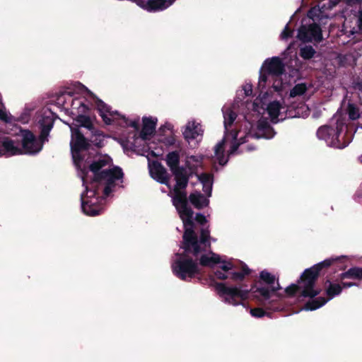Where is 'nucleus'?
Segmentation results:
<instances>
[{"label":"nucleus","mask_w":362,"mask_h":362,"mask_svg":"<svg viewBox=\"0 0 362 362\" xmlns=\"http://www.w3.org/2000/svg\"><path fill=\"white\" fill-rule=\"evenodd\" d=\"M214 287L219 297L230 305H244L250 293H252L255 298L266 305L267 309L276 310L280 308L277 302L268 301L272 294L281 290V287L276 276L267 270L260 272L259 279L250 289H247L246 286L241 284L229 286L225 283L220 282H216Z\"/></svg>","instance_id":"nucleus-1"},{"label":"nucleus","mask_w":362,"mask_h":362,"mask_svg":"<svg viewBox=\"0 0 362 362\" xmlns=\"http://www.w3.org/2000/svg\"><path fill=\"white\" fill-rule=\"evenodd\" d=\"M185 231L182 235V244L181 248L184 250L182 253H177L178 258L172 266L174 274L179 279L186 281L187 278H194L196 274H199V269L197 262L189 254L197 257L205 249H202L198 243V238L194 232V223L190 225H184Z\"/></svg>","instance_id":"nucleus-2"},{"label":"nucleus","mask_w":362,"mask_h":362,"mask_svg":"<svg viewBox=\"0 0 362 362\" xmlns=\"http://www.w3.org/2000/svg\"><path fill=\"white\" fill-rule=\"evenodd\" d=\"M171 173L176 182L173 189L175 195L173 197V204L182 221L183 225H190L192 222H194V211L188 205L187 192L185 189L188 185L192 173L187 172L183 166L171 171Z\"/></svg>","instance_id":"nucleus-3"},{"label":"nucleus","mask_w":362,"mask_h":362,"mask_svg":"<svg viewBox=\"0 0 362 362\" xmlns=\"http://www.w3.org/2000/svg\"><path fill=\"white\" fill-rule=\"evenodd\" d=\"M344 257L329 258L304 270L300 276L298 284L301 287L300 296L314 298L322 291L320 288H315L318 277L334 264L341 262Z\"/></svg>","instance_id":"nucleus-4"},{"label":"nucleus","mask_w":362,"mask_h":362,"mask_svg":"<svg viewBox=\"0 0 362 362\" xmlns=\"http://www.w3.org/2000/svg\"><path fill=\"white\" fill-rule=\"evenodd\" d=\"M124 173L121 168L116 166L110 169L103 170L98 175V179L90 182V187H86V192L90 197H99L101 185H105L103 192L104 197H108L116 186V180L122 179Z\"/></svg>","instance_id":"nucleus-5"},{"label":"nucleus","mask_w":362,"mask_h":362,"mask_svg":"<svg viewBox=\"0 0 362 362\" xmlns=\"http://www.w3.org/2000/svg\"><path fill=\"white\" fill-rule=\"evenodd\" d=\"M342 129V124L337 123L336 127L329 125L321 126L317 131L319 139L324 140L329 146L337 148H344L350 143L349 139L341 141L339 136Z\"/></svg>","instance_id":"nucleus-6"},{"label":"nucleus","mask_w":362,"mask_h":362,"mask_svg":"<svg viewBox=\"0 0 362 362\" xmlns=\"http://www.w3.org/2000/svg\"><path fill=\"white\" fill-rule=\"evenodd\" d=\"M95 105L100 116L105 124H111L113 122L112 118L117 115L123 120L124 126L132 127L136 132L139 131V120L129 121L124 116L120 115L117 111L111 110V107L98 98H95Z\"/></svg>","instance_id":"nucleus-7"},{"label":"nucleus","mask_w":362,"mask_h":362,"mask_svg":"<svg viewBox=\"0 0 362 362\" xmlns=\"http://www.w3.org/2000/svg\"><path fill=\"white\" fill-rule=\"evenodd\" d=\"M21 136L23 154L34 155L42 149L43 144L30 130L21 129Z\"/></svg>","instance_id":"nucleus-8"},{"label":"nucleus","mask_w":362,"mask_h":362,"mask_svg":"<svg viewBox=\"0 0 362 362\" xmlns=\"http://www.w3.org/2000/svg\"><path fill=\"white\" fill-rule=\"evenodd\" d=\"M298 37L303 42H310L314 40L316 42L322 41V33L320 26L315 23L302 25L298 31Z\"/></svg>","instance_id":"nucleus-9"},{"label":"nucleus","mask_w":362,"mask_h":362,"mask_svg":"<svg viewBox=\"0 0 362 362\" xmlns=\"http://www.w3.org/2000/svg\"><path fill=\"white\" fill-rule=\"evenodd\" d=\"M262 69L272 78L280 77L285 72V65L279 57H274L264 61Z\"/></svg>","instance_id":"nucleus-10"},{"label":"nucleus","mask_w":362,"mask_h":362,"mask_svg":"<svg viewBox=\"0 0 362 362\" xmlns=\"http://www.w3.org/2000/svg\"><path fill=\"white\" fill-rule=\"evenodd\" d=\"M338 279L341 281V286L343 288H351L353 286H358V284L353 281H344L345 279H349L353 280H362V267H353L347 271L339 274Z\"/></svg>","instance_id":"nucleus-11"},{"label":"nucleus","mask_w":362,"mask_h":362,"mask_svg":"<svg viewBox=\"0 0 362 362\" xmlns=\"http://www.w3.org/2000/svg\"><path fill=\"white\" fill-rule=\"evenodd\" d=\"M71 132V149H75L76 151H84L90 148L89 139L86 138L78 128L73 127Z\"/></svg>","instance_id":"nucleus-12"},{"label":"nucleus","mask_w":362,"mask_h":362,"mask_svg":"<svg viewBox=\"0 0 362 362\" xmlns=\"http://www.w3.org/2000/svg\"><path fill=\"white\" fill-rule=\"evenodd\" d=\"M151 176L160 184L168 185L170 176L166 168L158 160L149 163Z\"/></svg>","instance_id":"nucleus-13"},{"label":"nucleus","mask_w":362,"mask_h":362,"mask_svg":"<svg viewBox=\"0 0 362 362\" xmlns=\"http://www.w3.org/2000/svg\"><path fill=\"white\" fill-rule=\"evenodd\" d=\"M90 194L87 192V197L90 199L84 201L81 196V209L83 212L91 216L100 215L102 213L103 207L98 204L96 197H90Z\"/></svg>","instance_id":"nucleus-14"},{"label":"nucleus","mask_w":362,"mask_h":362,"mask_svg":"<svg viewBox=\"0 0 362 362\" xmlns=\"http://www.w3.org/2000/svg\"><path fill=\"white\" fill-rule=\"evenodd\" d=\"M22 154L23 150L18 146H16L14 141L8 137L0 141V156L3 155L11 156Z\"/></svg>","instance_id":"nucleus-15"},{"label":"nucleus","mask_w":362,"mask_h":362,"mask_svg":"<svg viewBox=\"0 0 362 362\" xmlns=\"http://www.w3.org/2000/svg\"><path fill=\"white\" fill-rule=\"evenodd\" d=\"M84 114L85 113L81 112L78 113L74 119V122L69 125L71 130H72L73 127H77L79 129L80 127H84L90 132H92L95 128L90 117Z\"/></svg>","instance_id":"nucleus-16"},{"label":"nucleus","mask_w":362,"mask_h":362,"mask_svg":"<svg viewBox=\"0 0 362 362\" xmlns=\"http://www.w3.org/2000/svg\"><path fill=\"white\" fill-rule=\"evenodd\" d=\"M39 124L40 134L38 139L44 145L45 142L48 141L49 132L53 128L54 120L49 117H45L39 122Z\"/></svg>","instance_id":"nucleus-17"},{"label":"nucleus","mask_w":362,"mask_h":362,"mask_svg":"<svg viewBox=\"0 0 362 362\" xmlns=\"http://www.w3.org/2000/svg\"><path fill=\"white\" fill-rule=\"evenodd\" d=\"M325 293L327 296L326 299L332 300L335 296L340 295L342 292V286L339 283L332 282L329 279L325 281Z\"/></svg>","instance_id":"nucleus-18"},{"label":"nucleus","mask_w":362,"mask_h":362,"mask_svg":"<svg viewBox=\"0 0 362 362\" xmlns=\"http://www.w3.org/2000/svg\"><path fill=\"white\" fill-rule=\"evenodd\" d=\"M275 132L272 127L267 122H260L257 126V132L251 136L256 139L264 138L269 139L274 137Z\"/></svg>","instance_id":"nucleus-19"},{"label":"nucleus","mask_w":362,"mask_h":362,"mask_svg":"<svg viewBox=\"0 0 362 362\" xmlns=\"http://www.w3.org/2000/svg\"><path fill=\"white\" fill-rule=\"evenodd\" d=\"M156 122L151 117L143 118V127L139 133V137L146 141L148 139V136L152 135L156 129Z\"/></svg>","instance_id":"nucleus-20"},{"label":"nucleus","mask_w":362,"mask_h":362,"mask_svg":"<svg viewBox=\"0 0 362 362\" xmlns=\"http://www.w3.org/2000/svg\"><path fill=\"white\" fill-rule=\"evenodd\" d=\"M175 0H147L148 11H163L171 6Z\"/></svg>","instance_id":"nucleus-21"},{"label":"nucleus","mask_w":362,"mask_h":362,"mask_svg":"<svg viewBox=\"0 0 362 362\" xmlns=\"http://www.w3.org/2000/svg\"><path fill=\"white\" fill-rule=\"evenodd\" d=\"M202 132L200 124L193 122L186 127L183 132V136L185 140L189 141V140L195 139L198 136L202 135Z\"/></svg>","instance_id":"nucleus-22"},{"label":"nucleus","mask_w":362,"mask_h":362,"mask_svg":"<svg viewBox=\"0 0 362 362\" xmlns=\"http://www.w3.org/2000/svg\"><path fill=\"white\" fill-rule=\"evenodd\" d=\"M189 201L197 209H202L209 204V200L200 192L190 194Z\"/></svg>","instance_id":"nucleus-23"},{"label":"nucleus","mask_w":362,"mask_h":362,"mask_svg":"<svg viewBox=\"0 0 362 362\" xmlns=\"http://www.w3.org/2000/svg\"><path fill=\"white\" fill-rule=\"evenodd\" d=\"M72 158L74 160V163L77 168L78 170L81 171V177L83 181H85V177L88 175V170L85 166L81 167L82 161L83 160V157L81 154V151H76L75 149H71Z\"/></svg>","instance_id":"nucleus-24"},{"label":"nucleus","mask_w":362,"mask_h":362,"mask_svg":"<svg viewBox=\"0 0 362 362\" xmlns=\"http://www.w3.org/2000/svg\"><path fill=\"white\" fill-rule=\"evenodd\" d=\"M338 4V1L337 0H329L327 3V6L326 4H323L321 8L316 9L315 8H311L308 13V16L309 18L314 19L315 17L317 16L318 18H321L322 16V13H324L325 9L331 10L334 7H335Z\"/></svg>","instance_id":"nucleus-25"},{"label":"nucleus","mask_w":362,"mask_h":362,"mask_svg":"<svg viewBox=\"0 0 362 362\" xmlns=\"http://www.w3.org/2000/svg\"><path fill=\"white\" fill-rule=\"evenodd\" d=\"M165 162L170 171L180 168V155L179 151H173L169 152L165 156Z\"/></svg>","instance_id":"nucleus-26"},{"label":"nucleus","mask_w":362,"mask_h":362,"mask_svg":"<svg viewBox=\"0 0 362 362\" xmlns=\"http://www.w3.org/2000/svg\"><path fill=\"white\" fill-rule=\"evenodd\" d=\"M108 164V160L105 158H100L98 160L93 161L88 167L89 170L93 173V178L91 182H95L98 179V175H99L103 167Z\"/></svg>","instance_id":"nucleus-27"},{"label":"nucleus","mask_w":362,"mask_h":362,"mask_svg":"<svg viewBox=\"0 0 362 362\" xmlns=\"http://www.w3.org/2000/svg\"><path fill=\"white\" fill-rule=\"evenodd\" d=\"M310 299L305 304V309L306 310H315L327 303L328 299L325 297H314L310 298Z\"/></svg>","instance_id":"nucleus-28"},{"label":"nucleus","mask_w":362,"mask_h":362,"mask_svg":"<svg viewBox=\"0 0 362 362\" xmlns=\"http://www.w3.org/2000/svg\"><path fill=\"white\" fill-rule=\"evenodd\" d=\"M221 263V257L218 255L211 252V256L202 255L199 258V264L203 267H212L215 264Z\"/></svg>","instance_id":"nucleus-29"},{"label":"nucleus","mask_w":362,"mask_h":362,"mask_svg":"<svg viewBox=\"0 0 362 362\" xmlns=\"http://www.w3.org/2000/svg\"><path fill=\"white\" fill-rule=\"evenodd\" d=\"M225 140L223 139L221 141L218 142L214 147V153L217 158L219 165H225L228 162V158H225Z\"/></svg>","instance_id":"nucleus-30"},{"label":"nucleus","mask_w":362,"mask_h":362,"mask_svg":"<svg viewBox=\"0 0 362 362\" xmlns=\"http://www.w3.org/2000/svg\"><path fill=\"white\" fill-rule=\"evenodd\" d=\"M251 273V270L246 264H244L240 272H229L228 276L230 279L235 282H241L244 280L245 277Z\"/></svg>","instance_id":"nucleus-31"},{"label":"nucleus","mask_w":362,"mask_h":362,"mask_svg":"<svg viewBox=\"0 0 362 362\" xmlns=\"http://www.w3.org/2000/svg\"><path fill=\"white\" fill-rule=\"evenodd\" d=\"M247 136H245L240 137V139H238L237 134L235 135V136L233 137L234 141L233 142V144L230 146V148L228 151V156L235 154V153H242L244 151V148H241L239 151H238V149H239V147L240 145L244 144L245 143L247 142Z\"/></svg>","instance_id":"nucleus-32"},{"label":"nucleus","mask_w":362,"mask_h":362,"mask_svg":"<svg viewBox=\"0 0 362 362\" xmlns=\"http://www.w3.org/2000/svg\"><path fill=\"white\" fill-rule=\"evenodd\" d=\"M90 134L91 136L89 139L90 146L93 144L98 148L103 147L104 146L103 132L95 128L92 132H90Z\"/></svg>","instance_id":"nucleus-33"},{"label":"nucleus","mask_w":362,"mask_h":362,"mask_svg":"<svg viewBox=\"0 0 362 362\" xmlns=\"http://www.w3.org/2000/svg\"><path fill=\"white\" fill-rule=\"evenodd\" d=\"M69 100L71 101V108L73 110L77 109L78 113H87L90 110L88 105H86L83 100L79 98H72L71 97Z\"/></svg>","instance_id":"nucleus-34"},{"label":"nucleus","mask_w":362,"mask_h":362,"mask_svg":"<svg viewBox=\"0 0 362 362\" xmlns=\"http://www.w3.org/2000/svg\"><path fill=\"white\" fill-rule=\"evenodd\" d=\"M210 239V230L209 228H202L200 230V237L199 240L198 239L199 245L203 244L204 245V247H202V249H205L206 247H211V243L209 241ZM201 247V245H199Z\"/></svg>","instance_id":"nucleus-35"},{"label":"nucleus","mask_w":362,"mask_h":362,"mask_svg":"<svg viewBox=\"0 0 362 362\" xmlns=\"http://www.w3.org/2000/svg\"><path fill=\"white\" fill-rule=\"evenodd\" d=\"M281 105L278 101L270 103L267 108V112L270 117L274 119L278 118L280 112Z\"/></svg>","instance_id":"nucleus-36"},{"label":"nucleus","mask_w":362,"mask_h":362,"mask_svg":"<svg viewBox=\"0 0 362 362\" xmlns=\"http://www.w3.org/2000/svg\"><path fill=\"white\" fill-rule=\"evenodd\" d=\"M315 54L316 51L311 45H305L300 47L299 50V55L305 60L312 59Z\"/></svg>","instance_id":"nucleus-37"},{"label":"nucleus","mask_w":362,"mask_h":362,"mask_svg":"<svg viewBox=\"0 0 362 362\" xmlns=\"http://www.w3.org/2000/svg\"><path fill=\"white\" fill-rule=\"evenodd\" d=\"M308 90L306 83H300L294 86V87L290 90L289 97L295 98L296 96L303 95Z\"/></svg>","instance_id":"nucleus-38"},{"label":"nucleus","mask_w":362,"mask_h":362,"mask_svg":"<svg viewBox=\"0 0 362 362\" xmlns=\"http://www.w3.org/2000/svg\"><path fill=\"white\" fill-rule=\"evenodd\" d=\"M236 117V113L230 110L224 113V126L226 129L233 124Z\"/></svg>","instance_id":"nucleus-39"},{"label":"nucleus","mask_w":362,"mask_h":362,"mask_svg":"<svg viewBox=\"0 0 362 362\" xmlns=\"http://www.w3.org/2000/svg\"><path fill=\"white\" fill-rule=\"evenodd\" d=\"M347 113L349 118L351 120H356L360 117L358 108L353 103H349L347 107Z\"/></svg>","instance_id":"nucleus-40"},{"label":"nucleus","mask_w":362,"mask_h":362,"mask_svg":"<svg viewBox=\"0 0 362 362\" xmlns=\"http://www.w3.org/2000/svg\"><path fill=\"white\" fill-rule=\"evenodd\" d=\"M198 180L202 185H213L214 175L211 173H202L198 175Z\"/></svg>","instance_id":"nucleus-41"},{"label":"nucleus","mask_w":362,"mask_h":362,"mask_svg":"<svg viewBox=\"0 0 362 362\" xmlns=\"http://www.w3.org/2000/svg\"><path fill=\"white\" fill-rule=\"evenodd\" d=\"M299 291H301V287L299 284H292L286 288L285 293L288 296L293 297Z\"/></svg>","instance_id":"nucleus-42"},{"label":"nucleus","mask_w":362,"mask_h":362,"mask_svg":"<svg viewBox=\"0 0 362 362\" xmlns=\"http://www.w3.org/2000/svg\"><path fill=\"white\" fill-rule=\"evenodd\" d=\"M250 313L252 317L257 318H260L269 315V313L262 308H251Z\"/></svg>","instance_id":"nucleus-43"},{"label":"nucleus","mask_w":362,"mask_h":362,"mask_svg":"<svg viewBox=\"0 0 362 362\" xmlns=\"http://www.w3.org/2000/svg\"><path fill=\"white\" fill-rule=\"evenodd\" d=\"M74 93L73 92H64L62 93L60 95H59L57 98V103L64 105L65 101L67 100V99H71V98L73 96Z\"/></svg>","instance_id":"nucleus-44"},{"label":"nucleus","mask_w":362,"mask_h":362,"mask_svg":"<svg viewBox=\"0 0 362 362\" xmlns=\"http://www.w3.org/2000/svg\"><path fill=\"white\" fill-rule=\"evenodd\" d=\"M272 80H273L272 87H273L274 90L276 92H279V91L282 90L283 81L281 78V76L272 78Z\"/></svg>","instance_id":"nucleus-45"},{"label":"nucleus","mask_w":362,"mask_h":362,"mask_svg":"<svg viewBox=\"0 0 362 362\" xmlns=\"http://www.w3.org/2000/svg\"><path fill=\"white\" fill-rule=\"evenodd\" d=\"M293 34V30L291 29L288 26V24H287L281 34V37L282 40H287L289 37H291Z\"/></svg>","instance_id":"nucleus-46"},{"label":"nucleus","mask_w":362,"mask_h":362,"mask_svg":"<svg viewBox=\"0 0 362 362\" xmlns=\"http://www.w3.org/2000/svg\"><path fill=\"white\" fill-rule=\"evenodd\" d=\"M267 76L269 75L264 71V69L262 68L259 75V86H262L263 87L265 86L267 81Z\"/></svg>","instance_id":"nucleus-47"},{"label":"nucleus","mask_w":362,"mask_h":362,"mask_svg":"<svg viewBox=\"0 0 362 362\" xmlns=\"http://www.w3.org/2000/svg\"><path fill=\"white\" fill-rule=\"evenodd\" d=\"M163 143L167 146H171L175 145L176 139L174 135H170L169 136L165 137L163 140Z\"/></svg>","instance_id":"nucleus-48"},{"label":"nucleus","mask_w":362,"mask_h":362,"mask_svg":"<svg viewBox=\"0 0 362 362\" xmlns=\"http://www.w3.org/2000/svg\"><path fill=\"white\" fill-rule=\"evenodd\" d=\"M221 262H223V264L221 266V269L223 271L228 272V275H229V272H231L230 270H232L234 267L233 263L224 261H221Z\"/></svg>","instance_id":"nucleus-49"},{"label":"nucleus","mask_w":362,"mask_h":362,"mask_svg":"<svg viewBox=\"0 0 362 362\" xmlns=\"http://www.w3.org/2000/svg\"><path fill=\"white\" fill-rule=\"evenodd\" d=\"M195 221L202 226L205 225L207 222L206 216L201 213H197L196 214Z\"/></svg>","instance_id":"nucleus-50"},{"label":"nucleus","mask_w":362,"mask_h":362,"mask_svg":"<svg viewBox=\"0 0 362 362\" xmlns=\"http://www.w3.org/2000/svg\"><path fill=\"white\" fill-rule=\"evenodd\" d=\"M216 277L220 280H226L228 279V275L224 274L222 271L217 270L214 272Z\"/></svg>","instance_id":"nucleus-51"},{"label":"nucleus","mask_w":362,"mask_h":362,"mask_svg":"<svg viewBox=\"0 0 362 362\" xmlns=\"http://www.w3.org/2000/svg\"><path fill=\"white\" fill-rule=\"evenodd\" d=\"M203 185V191L206 194V195L208 197H211V192H212V187H213V185Z\"/></svg>","instance_id":"nucleus-52"},{"label":"nucleus","mask_w":362,"mask_h":362,"mask_svg":"<svg viewBox=\"0 0 362 362\" xmlns=\"http://www.w3.org/2000/svg\"><path fill=\"white\" fill-rule=\"evenodd\" d=\"M245 93L247 96L251 95L252 93V88L251 85H246L244 87Z\"/></svg>","instance_id":"nucleus-53"},{"label":"nucleus","mask_w":362,"mask_h":362,"mask_svg":"<svg viewBox=\"0 0 362 362\" xmlns=\"http://www.w3.org/2000/svg\"><path fill=\"white\" fill-rule=\"evenodd\" d=\"M0 119L4 122L8 121L6 112L1 109H0Z\"/></svg>","instance_id":"nucleus-54"},{"label":"nucleus","mask_w":362,"mask_h":362,"mask_svg":"<svg viewBox=\"0 0 362 362\" xmlns=\"http://www.w3.org/2000/svg\"><path fill=\"white\" fill-rule=\"evenodd\" d=\"M362 3V0H347V4L350 6L359 4Z\"/></svg>","instance_id":"nucleus-55"},{"label":"nucleus","mask_w":362,"mask_h":362,"mask_svg":"<svg viewBox=\"0 0 362 362\" xmlns=\"http://www.w3.org/2000/svg\"><path fill=\"white\" fill-rule=\"evenodd\" d=\"M358 21H359V23H360V27H361V28H362V10L360 11V12H359Z\"/></svg>","instance_id":"nucleus-56"},{"label":"nucleus","mask_w":362,"mask_h":362,"mask_svg":"<svg viewBox=\"0 0 362 362\" xmlns=\"http://www.w3.org/2000/svg\"><path fill=\"white\" fill-rule=\"evenodd\" d=\"M255 149V147L254 146H252L250 145H248L246 146V151H252Z\"/></svg>","instance_id":"nucleus-57"},{"label":"nucleus","mask_w":362,"mask_h":362,"mask_svg":"<svg viewBox=\"0 0 362 362\" xmlns=\"http://www.w3.org/2000/svg\"><path fill=\"white\" fill-rule=\"evenodd\" d=\"M357 87L359 89V90L362 91V82L358 83Z\"/></svg>","instance_id":"nucleus-58"},{"label":"nucleus","mask_w":362,"mask_h":362,"mask_svg":"<svg viewBox=\"0 0 362 362\" xmlns=\"http://www.w3.org/2000/svg\"><path fill=\"white\" fill-rule=\"evenodd\" d=\"M166 127V126H162L161 127H160V131H164V129Z\"/></svg>","instance_id":"nucleus-59"},{"label":"nucleus","mask_w":362,"mask_h":362,"mask_svg":"<svg viewBox=\"0 0 362 362\" xmlns=\"http://www.w3.org/2000/svg\"><path fill=\"white\" fill-rule=\"evenodd\" d=\"M152 156H156V153L153 151H152Z\"/></svg>","instance_id":"nucleus-60"},{"label":"nucleus","mask_w":362,"mask_h":362,"mask_svg":"<svg viewBox=\"0 0 362 362\" xmlns=\"http://www.w3.org/2000/svg\"><path fill=\"white\" fill-rule=\"evenodd\" d=\"M340 269H344V267L343 266V267H340Z\"/></svg>","instance_id":"nucleus-61"},{"label":"nucleus","mask_w":362,"mask_h":362,"mask_svg":"<svg viewBox=\"0 0 362 362\" xmlns=\"http://www.w3.org/2000/svg\"><path fill=\"white\" fill-rule=\"evenodd\" d=\"M361 162H362V155H361Z\"/></svg>","instance_id":"nucleus-62"}]
</instances>
